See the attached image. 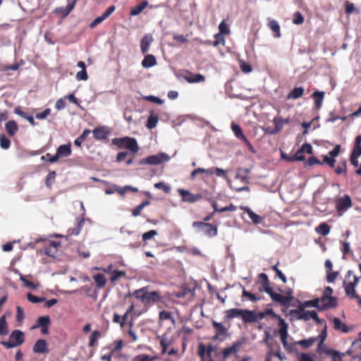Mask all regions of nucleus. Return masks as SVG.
I'll return each mask as SVG.
<instances>
[{
	"mask_svg": "<svg viewBox=\"0 0 361 361\" xmlns=\"http://www.w3.org/2000/svg\"><path fill=\"white\" fill-rule=\"evenodd\" d=\"M264 313H265V315H270L273 318H276V319H279V326L280 328H279L278 332L281 337V343H282L284 348H286L287 350H291L293 345L288 344V343L287 341V338H288V324L286 322V321L283 318H281L280 316L276 314L272 309H267L264 311Z\"/></svg>",
	"mask_w": 361,
	"mask_h": 361,
	"instance_id": "obj_1",
	"label": "nucleus"
},
{
	"mask_svg": "<svg viewBox=\"0 0 361 361\" xmlns=\"http://www.w3.org/2000/svg\"><path fill=\"white\" fill-rule=\"evenodd\" d=\"M289 315L298 320L309 321L310 319L314 320L317 324H322V319H319L314 310H305L304 308L298 307L289 311Z\"/></svg>",
	"mask_w": 361,
	"mask_h": 361,
	"instance_id": "obj_2",
	"label": "nucleus"
},
{
	"mask_svg": "<svg viewBox=\"0 0 361 361\" xmlns=\"http://www.w3.org/2000/svg\"><path fill=\"white\" fill-rule=\"evenodd\" d=\"M113 145L120 149L126 148L135 154L139 151V146L135 138L130 137H116L111 140Z\"/></svg>",
	"mask_w": 361,
	"mask_h": 361,
	"instance_id": "obj_3",
	"label": "nucleus"
},
{
	"mask_svg": "<svg viewBox=\"0 0 361 361\" xmlns=\"http://www.w3.org/2000/svg\"><path fill=\"white\" fill-rule=\"evenodd\" d=\"M25 342V334L21 330H13L10 336L8 341H1V344L6 348L10 349L22 345Z\"/></svg>",
	"mask_w": 361,
	"mask_h": 361,
	"instance_id": "obj_4",
	"label": "nucleus"
},
{
	"mask_svg": "<svg viewBox=\"0 0 361 361\" xmlns=\"http://www.w3.org/2000/svg\"><path fill=\"white\" fill-rule=\"evenodd\" d=\"M169 160L170 157L167 154L161 152L141 159L139 162V164L159 165L161 163L167 162Z\"/></svg>",
	"mask_w": 361,
	"mask_h": 361,
	"instance_id": "obj_5",
	"label": "nucleus"
},
{
	"mask_svg": "<svg viewBox=\"0 0 361 361\" xmlns=\"http://www.w3.org/2000/svg\"><path fill=\"white\" fill-rule=\"evenodd\" d=\"M336 209L338 216H342L349 208L352 207V200L350 197L345 194L335 200Z\"/></svg>",
	"mask_w": 361,
	"mask_h": 361,
	"instance_id": "obj_6",
	"label": "nucleus"
},
{
	"mask_svg": "<svg viewBox=\"0 0 361 361\" xmlns=\"http://www.w3.org/2000/svg\"><path fill=\"white\" fill-rule=\"evenodd\" d=\"M177 192L181 196L182 202L195 203L202 199V195L192 194L188 190L178 189Z\"/></svg>",
	"mask_w": 361,
	"mask_h": 361,
	"instance_id": "obj_7",
	"label": "nucleus"
},
{
	"mask_svg": "<svg viewBox=\"0 0 361 361\" xmlns=\"http://www.w3.org/2000/svg\"><path fill=\"white\" fill-rule=\"evenodd\" d=\"M321 307L319 311H324L330 308H334L337 306V298L336 297H328L322 295L320 298H318Z\"/></svg>",
	"mask_w": 361,
	"mask_h": 361,
	"instance_id": "obj_8",
	"label": "nucleus"
},
{
	"mask_svg": "<svg viewBox=\"0 0 361 361\" xmlns=\"http://www.w3.org/2000/svg\"><path fill=\"white\" fill-rule=\"evenodd\" d=\"M212 326L216 330L215 335L213 336V340H220L223 341L224 338H221L223 336H226L228 334V329L226 328L221 323L217 322L214 320L212 322Z\"/></svg>",
	"mask_w": 361,
	"mask_h": 361,
	"instance_id": "obj_9",
	"label": "nucleus"
},
{
	"mask_svg": "<svg viewBox=\"0 0 361 361\" xmlns=\"http://www.w3.org/2000/svg\"><path fill=\"white\" fill-rule=\"evenodd\" d=\"M269 295L273 301L277 302L283 306H288L292 299V297H285L281 294L275 293L274 290L269 293Z\"/></svg>",
	"mask_w": 361,
	"mask_h": 361,
	"instance_id": "obj_10",
	"label": "nucleus"
},
{
	"mask_svg": "<svg viewBox=\"0 0 361 361\" xmlns=\"http://www.w3.org/2000/svg\"><path fill=\"white\" fill-rule=\"evenodd\" d=\"M92 133L96 140H102L107 138L108 135L110 133V131L107 127L100 126L98 128H95L92 130Z\"/></svg>",
	"mask_w": 361,
	"mask_h": 361,
	"instance_id": "obj_11",
	"label": "nucleus"
},
{
	"mask_svg": "<svg viewBox=\"0 0 361 361\" xmlns=\"http://www.w3.org/2000/svg\"><path fill=\"white\" fill-rule=\"evenodd\" d=\"M242 341H236L231 347L226 348L222 351L223 358L226 359L231 354H236L242 346Z\"/></svg>",
	"mask_w": 361,
	"mask_h": 361,
	"instance_id": "obj_12",
	"label": "nucleus"
},
{
	"mask_svg": "<svg viewBox=\"0 0 361 361\" xmlns=\"http://www.w3.org/2000/svg\"><path fill=\"white\" fill-rule=\"evenodd\" d=\"M162 300V297L160 293L157 291H152L148 292L146 290V293L145 294V300L144 303H156L161 302Z\"/></svg>",
	"mask_w": 361,
	"mask_h": 361,
	"instance_id": "obj_13",
	"label": "nucleus"
},
{
	"mask_svg": "<svg viewBox=\"0 0 361 361\" xmlns=\"http://www.w3.org/2000/svg\"><path fill=\"white\" fill-rule=\"evenodd\" d=\"M32 350L35 353L43 354L48 352L47 342L44 339H39L33 345Z\"/></svg>",
	"mask_w": 361,
	"mask_h": 361,
	"instance_id": "obj_14",
	"label": "nucleus"
},
{
	"mask_svg": "<svg viewBox=\"0 0 361 361\" xmlns=\"http://www.w3.org/2000/svg\"><path fill=\"white\" fill-rule=\"evenodd\" d=\"M241 319L244 323H254L257 321V316L255 311L243 309Z\"/></svg>",
	"mask_w": 361,
	"mask_h": 361,
	"instance_id": "obj_15",
	"label": "nucleus"
},
{
	"mask_svg": "<svg viewBox=\"0 0 361 361\" xmlns=\"http://www.w3.org/2000/svg\"><path fill=\"white\" fill-rule=\"evenodd\" d=\"M71 143L60 145L57 149L56 154L58 158L67 157L71 154Z\"/></svg>",
	"mask_w": 361,
	"mask_h": 361,
	"instance_id": "obj_16",
	"label": "nucleus"
},
{
	"mask_svg": "<svg viewBox=\"0 0 361 361\" xmlns=\"http://www.w3.org/2000/svg\"><path fill=\"white\" fill-rule=\"evenodd\" d=\"M298 302L300 303L298 307L302 308H308V307H315L319 311V308L321 307V305L319 304V300L318 298H316L313 300H306L303 302H300L299 300Z\"/></svg>",
	"mask_w": 361,
	"mask_h": 361,
	"instance_id": "obj_17",
	"label": "nucleus"
},
{
	"mask_svg": "<svg viewBox=\"0 0 361 361\" xmlns=\"http://www.w3.org/2000/svg\"><path fill=\"white\" fill-rule=\"evenodd\" d=\"M242 209H243L247 214L249 218L252 220L253 224H259L262 223L263 218L255 213L250 207H242Z\"/></svg>",
	"mask_w": 361,
	"mask_h": 361,
	"instance_id": "obj_18",
	"label": "nucleus"
},
{
	"mask_svg": "<svg viewBox=\"0 0 361 361\" xmlns=\"http://www.w3.org/2000/svg\"><path fill=\"white\" fill-rule=\"evenodd\" d=\"M243 309H238V308H232L228 310L225 312L226 316L224 317L225 320H230L234 318H241L243 314Z\"/></svg>",
	"mask_w": 361,
	"mask_h": 361,
	"instance_id": "obj_19",
	"label": "nucleus"
},
{
	"mask_svg": "<svg viewBox=\"0 0 361 361\" xmlns=\"http://www.w3.org/2000/svg\"><path fill=\"white\" fill-rule=\"evenodd\" d=\"M153 41L152 35H145L141 39L140 49L142 54L147 53L149 49L151 43Z\"/></svg>",
	"mask_w": 361,
	"mask_h": 361,
	"instance_id": "obj_20",
	"label": "nucleus"
},
{
	"mask_svg": "<svg viewBox=\"0 0 361 361\" xmlns=\"http://www.w3.org/2000/svg\"><path fill=\"white\" fill-rule=\"evenodd\" d=\"M273 122L275 125V129L271 130L270 133L271 134H275L282 129L284 124L288 123L289 121L288 119H283L281 117L276 116L274 118Z\"/></svg>",
	"mask_w": 361,
	"mask_h": 361,
	"instance_id": "obj_21",
	"label": "nucleus"
},
{
	"mask_svg": "<svg viewBox=\"0 0 361 361\" xmlns=\"http://www.w3.org/2000/svg\"><path fill=\"white\" fill-rule=\"evenodd\" d=\"M323 352L327 355L331 356L332 361H343V357L344 353H340L338 350L334 349H324Z\"/></svg>",
	"mask_w": 361,
	"mask_h": 361,
	"instance_id": "obj_22",
	"label": "nucleus"
},
{
	"mask_svg": "<svg viewBox=\"0 0 361 361\" xmlns=\"http://www.w3.org/2000/svg\"><path fill=\"white\" fill-rule=\"evenodd\" d=\"M5 129L11 137L16 135L18 130V126L15 121L10 120L5 124Z\"/></svg>",
	"mask_w": 361,
	"mask_h": 361,
	"instance_id": "obj_23",
	"label": "nucleus"
},
{
	"mask_svg": "<svg viewBox=\"0 0 361 361\" xmlns=\"http://www.w3.org/2000/svg\"><path fill=\"white\" fill-rule=\"evenodd\" d=\"M334 324V329L337 331H341L343 333H348L350 331L349 327L341 322L339 318L334 317L332 319Z\"/></svg>",
	"mask_w": 361,
	"mask_h": 361,
	"instance_id": "obj_24",
	"label": "nucleus"
},
{
	"mask_svg": "<svg viewBox=\"0 0 361 361\" xmlns=\"http://www.w3.org/2000/svg\"><path fill=\"white\" fill-rule=\"evenodd\" d=\"M324 94V92L322 91H315L312 93V97L314 99V105L317 109H321Z\"/></svg>",
	"mask_w": 361,
	"mask_h": 361,
	"instance_id": "obj_25",
	"label": "nucleus"
},
{
	"mask_svg": "<svg viewBox=\"0 0 361 361\" xmlns=\"http://www.w3.org/2000/svg\"><path fill=\"white\" fill-rule=\"evenodd\" d=\"M335 173L337 175L343 174L345 177H347V161L345 159L340 160L338 166L335 169Z\"/></svg>",
	"mask_w": 361,
	"mask_h": 361,
	"instance_id": "obj_26",
	"label": "nucleus"
},
{
	"mask_svg": "<svg viewBox=\"0 0 361 361\" xmlns=\"http://www.w3.org/2000/svg\"><path fill=\"white\" fill-rule=\"evenodd\" d=\"M157 64V60L154 55H146L142 61V66L144 68H151Z\"/></svg>",
	"mask_w": 361,
	"mask_h": 361,
	"instance_id": "obj_27",
	"label": "nucleus"
},
{
	"mask_svg": "<svg viewBox=\"0 0 361 361\" xmlns=\"http://www.w3.org/2000/svg\"><path fill=\"white\" fill-rule=\"evenodd\" d=\"M97 288H104L106 283V279L103 274H97L92 276Z\"/></svg>",
	"mask_w": 361,
	"mask_h": 361,
	"instance_id": "obj_28",
	"label": "nucleus"
},
{
	"mask_svg": "<svg viewBox=\"0 0 361 361\" xmlns=\"http://www.w3.org/2000/svg\"><path fill=\"white\" fill-rule=\"evenodd\" d=\"M219 32L214 35L215 38L221 37L222 41H224V37L222 35L228 34L230 32V30L228 27V25L225 23L224 20L220 23L219 25Z\"/></svg>",
	"mask_w": 361,
	"mask_h": 361,
	"instance_id": "obj_29",
	"label": "nucleus"
},
{
	"mask_svg": "<svg viewBox=\"0 0 361 361\" xmlns=\"http://www.w3.org/2000/svg\"><path fill=\"white\" fill-rule=\"evenodd\" d=\"M159 121V116L157 114H154V112H151L150 115L147 118V122L146 124V127L148 129H153L157 126V124Z\"/></svg>",
	"mask_w": 361,
	"mask_h": 361,
	"instance_id": "obj_30",
	"label": "nucleus"
},
{
	"mask_svg": "<svg viewBox=\"0 0 361 361\" xmlns=\"http://www.w3.org/2000/svg\"><path fill=\"white\" fill-rule=\"evenodd\" d=\"M51 321L49 316L39 317L37 319V324L32 327V329H37L42 326H49Z\"/></svg>",
	"mask_w": 361,
	"mask_h": 361,
	"instance_id": "obj_31",
	"label": "nucleus"
},
{
	"mask_svg": "<svg viewBox=\"0 0 361 361\" xmlns=\"http://www.w3.org/2000/svg\"><path fill=\"white\" fill-rule=\"evenodd\" d=\"M304 92V88L302 87H295L293 90H292L289 94H288L287 98L288 99H297L302 97Z\"/></svg>",
	"mask_w": 361,
	"mask_h": 361,
	"instance_id": "obj_32",
	"label": "nucleus"
},
{
	"mask_svg": "<svg viewBox=\"0 0 361 361\" xmlns=\"http://www.w3.org/2000/svg\"><path fill=\"white\" fill-rule=\"evenodd\" d=\"M315 231L322 235L326 236L330 232V226L326 223H322L316 227Z\"/></svg>",
	"mask_w": 361,
	"mask_h": 361,
	"instance_id": "obj_33",
	"label": "nucleus"
},
{
	"mask_svg": "<svg viewBox=\"0 0 361 361\" xmlns=\"http://www.w3.org/2000/svg\"><path fill=\"white\" fill-rule=\"evenodd\" d=\"M317 340V337H311L308 339H302L297 341L295 343L300 345L303 348H308L313 345V343Z\"/></svg>",
	"mask_w": 361,
	"mask_h": 361,
	"instance_id": "obj_34",
	"label": "nucleus"
},
{
	"mask_svg": "<svg viewBox=\"0 0 361 361\" xmlns=\"http://www.w3.org/2000/svg\"><path fill=\"white\" fill-rule=\"evenodd\" d=\"M355 286H354L351 283H348L345 286V291L347 295L350 296L352 298H358L359 296L356 293L355 290Z\"/></svg>",
	"mask_w": 361,
	"mask_h": 361,
	"instance_id": "obj_35",
	"label": "nucleus"
},
{
	"mask_svg": "<svg viewBox=\"0 0 361 361\" xmlns=\"http://www.w3.org/2000/svg\"><path fill=\"white\" fill-rule=\"evenodd\" d=\"M231 129L237 138L242 140H245L246 137L243 134L242 129L240 128V127L238 125L235 124L234 123H232Z\"/></svg>",
	"mask_w": 361,
	"mask_h": 361,
	"instance_id": "obj_36",
	"label": "nucleus"
},
{
	"mask_svg": "<svg viewBox=\"0 0 361 361\" xmlns=\"http://www.w3.org/2000/svg\"><path fill=\"white\" fill-rule=\"evenodd\" d=\"M250 173L248 169H240L236 173V178L240 179L242 182L245 183L247 181V174Z\"/></svg>",
	"mask_w": 361,
	"mask_h": 361,
	"instance_id": "obj_37",
	"label": "nucleus"
},
{
	"mask_svg": "<svg viewBox=\"0 0 361 361\" xmlns=\"http://www.w3.org/2000/svg\"><path fill=\"white\" fill-rule=\"evenodd\" d=\"M150 204V202L149 200H145L144 202H142L141 204H140L139 205L136 206L133 212H132V215L133 216H137L140 214L141 213V211L147 206L149 205Z\"/></svg>",
	"mask_w": 361,
	"mask_h": 361,
	"instance_id": "obj_38",
	"label": "nucleus"
},
{
	"mask_svg": "<svg viewBox=\"0 0 361 361\" xmlns=\"http://www.w3.org/2000/svg\"><path fill=\"white\" fill-rule=\"evenodd\" d=\"M204 235L214 237L217 235V227L209 224V227H206L202 231Z\"/></svg>",
	"mask_w": 361,
	"mask_h": 361,
	"instance_id": "obj_39",
	"label": "nucleus"
},
{
	"mask_svg": "<svg viewBox=\"0 0 361 361\" xmlns=\"http://www.w3.org/2000/svg\"><path fill=\"white\" fill-rule=\"evenodd\" d=\"M303 153L304 152L300 148L293 156L290 157V158H285V159H286V160L289 161H305V157L303 154Z\"/></svg>",
	"mask_w": 361,
	"mask_h": 361,
	"instance_id": "obj_40",
	"label": "nucleus"
},
{
	"mask_svg": "<svg viewBox=\"0 0 361 361\" xmlns=\"http://www.w3.org/2000/svg\"><path fill=\"white\" fill-rule=\"evenodd\" d=\"M197 172H202V173H204L207 175H212L214 173V167L211 168V169H203V168H197V169H195L190 174V178L192 179L195 178V177L197 175Z\"/></svg>",
	"mask_w": 361,
	"mask_h": 361,
	"instance_id": "obj_41",
	"label": "nucleus"
},
{
	"mask_svg": "<svg viewBox=\"0 0 361 361\" xmlns=\"http://www.w3.org/2000/svg\"><path fill=\"white\" fill-rule=\"evenodd\" d=\"M269 27L271 30H272L274 32H276V37H281L280 26L276 20H270L269 23Z\"/></svg>",
	"mask_w": 361,
	"mask_h": 361,
	"instance_id": "obj_42",
	"label": "nucleus"
},
{
	"mask_svg": "<svg viewBox=\"0 0 361 361\" xmlns=\"http://www.w3.org/2000/svg\"><path fill=\"white\" fill-rule=\"evenodd\" d=\"M8 334V326L5 316L0 318V336H4Z\"/></svg>",
	"mask_w": 361,
	"mask_h": 361,
	"instance_id": "obj_43",
	"label": "nucleus"
},
{
	"mask_svg": "<svg viewBox=\"0 0 361 361\" xmlns=\"http://www.w3.org/2000/svg\"><path fill=\"white\" fill-rule=\"evenodd\" d=\"M0 146L4 149H7L11 146V140L4 134H0Z\"/></svg>",
	"mask_w": 361,
	"mask_h": 361,
	"instance_id": "obj_44",
	"label": "nucleus"
},
{
	"mask_svg": "<svg viewBox=\"0 0 361 361\" xmlns=\"http://www.w3.org/2000/svg\"><path fill=\"white\" fill-rule=\"evenodd\" d=\"M146 288L137 289L133 292V295L137 300H140L144 303L145 294L146 293Z\"/></svg>",
	"mask_w": 361,
	"mask_h": 361,
	"instance_id": "obj_45",
	"label": "nucleus"
},
{
	"mask_svg": "<svg viewBox=\"0 0 361 361\" xmlns=\"http://www.w3.org/2000/svg\"><path fill=\"white\" fill-rule=\"evenodd\" d=\"M27 299L30 302L32 303H39L45 301L46 298L44 297H37L32 294L31 293H27Z\"/></svg>",
	"mask_w": 361,
	"mask_h": 361,
	"instance_id": "obj_46",
	"label": "nucleus"
},
{
	"mask_svg": "<svg viewBox=\"0 0 361 361\" xmlns=\"http://www.w3.org/2000/svg\"><path fill=\"white\" fill-rule=\"evenodd\" d=\"M159 319L161 320H171L173 323L175 322V319L172 317L171 313L168 311H161L159 312Z\"/></svg>",
	"mask_w": 361,
	"mask_h": 361,
	"instance_id": "obj_47",
	"label": "nucleus"
},
{
	"mask_svg": "<svg viewBox=\"0 0 361 361\" xmlns=\"http://www.w3.org/2000/svg\"><path fill=\"white\" fill-rule=\"evenodd\" d=\"M361 155V152H353L350 154V164L355 167L358 166V157Z\"/></svg>",
	"mask_w": 361,
	"mask_h": 361,
	"instance_id": "obj_48",
	"label": "nucleus"
},
{
	"mask_svg": "<svg viewBox=\"0 0 361 361\" xmlns=\"http://www.w3.org/2000/svg\"><path fill=\"white\" fill-rule=\"evenodd\" d=\"M56 176L55 171H50L46 178V185L51 188L53 182L54 181Z\"/></svg>",
	"mask_w": 361,
	"mask_h": 361,
	"instance_id": "obj_49",
	"label": "nucleus"
},
{
	"mask_svg": "<svg viewBox=\"0 0 361 361\" xmlns=\"http://www.w3.org/2000/svg\"><path fill=\"white\" fill-rule=\"evenodd\" d=\"M126 272L123 271L115 270L113 271L112 275L110 278L111 282L117 281L121 277L125 276Z\"/></svg>",
	"mask_w": 361,
	"mask_h": 361,
	"instance_id": "obj_50",
	"label": "nucleus"
},
{
	"mask_svg": "<svg viewBox=\"0 0 361 361\" xmlns=\"http://www.w3.org/2000/svg\"><path fill=\"white\" fill-rule=\"evenodd\" d=\"M187 80L190 83L201 82L205 80V77L201 74H195L193 78H188Z\"/></svg>",
	"mask_w": 361,
	"mask_h": 361,
	"instance_id": "obj_51",
	"label": "nucleus"
},
{
	"mask_svg": "<svg viewBox=\"0 0 361 361\" xmlns=\"http://www.w3.org/2000/svg\"><path fill=\"white\" fill-rule=\"evenodd\" d=\"M154 188L159 190H162L165 193H169L171 188L166 185L164 182H159L154 184Z\"/></svg>",
	"mask_w": 361,
	"mask_h": 361,
	"instance_id": "obj_52",
	"label": "nucleus"
},
{
	"mask_svg": "<svg viewBox=\"0 0 361 361\" xmlns=\"http://www.w3.org/2000/svg\"><path fill=\"white\" fill-rule=\"evenodd\" d=\"M157 338L160 339V346H164L168 348L171 343V341L167 337L166 334L158 336Z\"/></svg>",
	"mask_w": 361,
	"mask_h": 361,
	"instance_id": "obj_53",
	"label": "nucleus"
},
{
	"mask_svg": "<svg viewBox=\"0 0 361 361\" xmlns=\"http://www.w3.org/2000/svg\"><path fill=\"white\" fill-rule=\"evenodd\" d=\"M242 296L247 297L252 302H256L260 299V298L257 297L255 294L247 291L245 289H243Z\"/></svg>",
	"mask_w": 361,
	"mask_h": 361,
	"instance_id": "obj_54",
	"label": "nucleus"
},
{
	"mask_svg": "<svg viewBox=\"0 0 361 361\" xmlns=\"http://www.w3.org/2000/svg\"><path fill=\"white\" fill-rule=\"evenodd\" d=\"M304 22V17L299 12L297 11L293 15V23L295 25H300Z\"/></svg>",
	"mask_w": 361,
	"mask_h": 361,
	"instance_id": "obj_55",
	"label": "nucleus"
},
{
	"mask_svg": "<svg viewBox=\"0 0 361 361\" xmlns=\"http://www.w3.org/2000/svg\"><path fill=\"white\" fill-rule=\"evenodd\" d=\"M327 336V332H326V327H325L321 332L320 335L319 336V338L320 339L319 343L318 345V352H321V346L326 340Z\"/></svg>",
	"mask_w": 361,
	"mask_h": 361,
	"instance_id": "obj_56",
	"label": "nucleus"
},
{
	"mask_svg": "<svg viewBox=\"0 0 361 361\" xmlns=\"http://www.w3.org/2000/svg\"><path fill=\"white\" fill-rule=\"evenodd\" d=\"M353 152H361V135L355 137Z\"/></svg>",
	"mask_w": 361,
	"mask_h": 361,
	"instance_id": "obj_57",
	"label": "nucleus"
},
{
	"mask_svg": "<svg viewBox=\"0 0 361 361\" xmlns=\"http://www.w3.org/2000/svg\"><path fill=\"white\" fill-rule=\"evenodd\" d=\"M100 331H94L90 338L89 346L92 347L94 345L95 342L97 341L98 337L100 336Z\"/></svg>",
	"mask_w": 361,
	"mask_h": 361,
	"instance_id": "obj_58",
	"label": "nucleus"
},
{
	"mask_svg": "<svg viewBox=\"0 0 361 361\" xmlns=\"http://www.w3.org/2000/svg\"><path fill=\"white\" fill-rule=\"evenodd\" d=\"M157 235V232L155 230H150L145 233L142 234V240L146 241L148 240H150L153 237Z\"/></svg>",
	"mask_w": 361,
	"mask_h": 361,
	"instance_id": "obj_59",
	"label": "nucleus"
},
{
	"mask_svg": "<svg viewBox=\"0 0 361 361\" xmlns=\"http://www.w3.org/2000/svg\"><path fill=\"white\" fill-rule=\"evenodd\" d=\"M338 275V273L337 271H327L326 281L329 283H334Z\"/></svg>",
	"mask_w": 361,
	"mask_h": 361,
	"instance_id": "obj_60",
	"label": "nucleus"
},
{
	"mask_svg": "<svg viewBox=\"0 0 361 361\" xmlns=\"http://www.w3.org/2000/svg\"><path fill=\"white\" fill-rule=\"evenodd\" d=\"M192 226L198 228L202 232L204 228L209 227V224L202 221H195L192 224Z\"/></svg>",
	"mask_w": 361,
	"mask_h": 361,
	"instance_id": "obj_61",
	"label": "nucleus"
},
{
	"mask_svg": "<svg viewBox=\"0 0 361 361\" xmlns=\"http://www.w3.org/2000/svg\"><path fill=\"white\" fill-rule=\"evenodd\" d=\"M51 114L50 109H46L42 112L37 113L35 115L36 118L39 120L45 119Z\"/></svg>",
	"mask_w": 361,
	"mask_h": 361,
	"instance_id": "obj_62",
	"label": "nucleus"
},
{
	"mask_svg": "<svg viewBox=\"0 0 361 361\" xmlns=\"http://www.w3.org/2000/svg\"><path fill=\"white\" fill-rule=\"evenodd\" d=\"M77 0H72L66 7L64 11V16H67L74 8Z\"/></svg>",
	"mask_w": 361,
	"mask_h": 361,
	"instance_id": "obj_63",
	"label": "nucleus"
},
{
	"mask_svg": "<svg viewBox=\"0 0 361 361\" xmlns=\"http://www.w3.org/2000/svg\"><path fill=\"white\" fill-rule=\"evenodd\" d=\"M87 78H88V75H87L86 70H81L80 71L78 72L76 74V79L78 81L87 80Z\"/></svg>",
	"mask_w": 361,
	"mask_h": 361,
	"instance_id": "obj_64",
	"label": "nucleus"
}]
</instances>
